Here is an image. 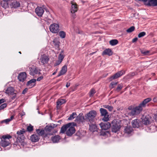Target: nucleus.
Returning a JSON list of instances; mask_svg holds the SVG:
<instances>
[{
  "label": "nucleus",
  "instance_id": "obj_1",
  "mask_svg": "<svg viewBox=\"0 0 157 157\" xmlns=\"http://www.w3.org/2000/svg\"><path fill=\"white\" fill-rule=\"evenodd\" d=\"M151 100V98H148L144 99L138 106L133 108L132 106H129L128 109L131 111L128 112V114L130 116H134L139 114L142 111L143 108L146 106V104Z\"/></svg>",
  "mask_w": 157,
  "mask_h": 157
},
{
  "label": "nucleus",
  "instance_id": "obj_2",
  "mask_svg": "<svg viewBox=\"0 0 157 157\" xmlns=\"http://www.w3.org/2000/svg\"><path fill=\"white\" fill-rule=\"evenodd\" d=\"M76 125V124L73 122L64 125L61 128L60 132L64 133L67 129L66 134L67 136H71L75 132V129L74 126Z\"/></svg>",
  "mask_w": 157,
  "mask_h": 157
},
{
  "label": "nucleus",
  "instance_id": "obj_3",
  "mask_svg": "<svg viewBox=\"0 0 157 157\" xmlns=\"http://www.w3.org/2000/svg\"><path fill=\"white\" fill-rule=\"evenodd\" d=\"M11 136L9 134L4 135L0 137V145L3 147L9 146L11 143Z\"/></svg>",
  "mask_w": 157,
  "mask_h": 157
},
{
  "label": "nucleus",
  "instance_id": "obj_4",
  "mask_svg": "<svg viewBox=\"0 0 157 157\" xmlns=\"http://www.w3.org/2000/svg\"><path fill=\"white\" fill-rule=\"evenodd\" d=\"M25 131L24 129L18 131L16 134L14 135V137L16 138V141L17 143H22L25 138L23 134Z\"/></svg>",
  "mask_w": 157,
  "mask_h": 157
},
{
  "label": "nucleus",
  "instance_id": "obj_5",
  "mask_svg": "<svg viewBox=\"0 0 157 157\" xmlns=\"http://www.w3.org/2000/svg\"><path fill=\"white\" fill-rule=\"evenodd\" d=\"M97 114L96 111L94 110L91 111L89 113L85 115V117L86 120L89 121L90 122L92 123L94 121V118Z\"/></svg>",
  "mask_w": 157,
  "mask_h": 157
},
{
  "label": "nucleus",
  "instance_id": "obj_6",
  "mask_svg": "<svg viewBox=\"0 0 157 157\" xmlns=\"http://www.w3.org/2000/svg\"><path fill=\"white\" fill-rule=\"evenodd\" d=\"M100 111L101 116L103 117L102 120L105 121H108L109 120V117L107 111L104 109L101 108L100 109Z\"/></svg>",
  "mask_w": 157,
  "mask_h": 157
},
{
  "label": "nucleus",
  "instance_id": "obj_7",
  "mask_svg": "<svg viewBox=\"0 0 157 157\" xmlns=\"http://www.w3.org/2000/svg\"><path fill=\"white\" fill-rule=\"evenodd\" d=\"M112 132H116L120 128V125L116 121L113 120L112 123Z\"/></svg>",
  "mask_w": 157,
  "mask_h": 157
},
{
  "label": "nucleus",
  "instance_id": "obj_8",
  "mask_svg": "<svg viewBox=\"0 0 157 157\" xmlns=\"http://www.w3.org/2000/svg\"><path fill=\"white\" fill-rule=\"evenodd\" d=\"M50 31L53 33H57L59 30V26L58 24L54 23L50 25L49 27Z\"/></svg>",
  "mask_w": 157,
  "mask_h": 157
},
{
  "label": "nucleus",
  "instance_id": "obj_9",
  "mask_svg": "<svg viewBox=\"0 0 157 157\" xmlns=\"http://www.w3.org/2000/svg\"><path fill=\"white\" fill-rule=\"evenodd\" d=\"M36 131L39 136H41L44 138L48 137L50 135L49 133H46L45 129L44 130L43 129H36Z\"/></svg>",
  "mask_w": 157,
  "mask_h": 157
},
{
  "label": "nucleus",
  "instance_id": "obj_10",
  "mask_svg": "<svg viewBox=\"0 0 157 157\" xmlns=\"http://www.w3.org/2000/svg\"><path fill=\"white\" fill-rule=\"evenodd\" d=\"M40 59L41 63L44 64L48 63L49 59L45 54H43L41 56Z\"/></svg>",
  "mask_w": 157,
  "mask_h": 157
},
{
  "label": "nucleus",
  "instance_id": "obj_11",
  "mask_svg": "<svg viewBox=\"0 0 157 157\" xmlns=\"http://www.w3.org/2000/svg\"><path fill=\"white\" fill-rule=\"evenodd\" d=\"M124 71L123 70L118 71L114 75L110 77L109 79L111 81L113 79H116L124 74Z\"/></svg>",
  "mask_w": 157,
  "mask_h": 157
},
{
  "label": "nucleus",
  "instance_id": "obj_12",
  "mask_svg": "<svg viewBox=\"0 0 157 157\" xmlns=\"http://www.w3.org/2000/svg\"><path fill=\"white\" fill-rule=\"evenodd\" d=\"M10 2L11 0H3L1 2V5L5 9L10 8Z\"/></svg>",
  "mask_w": 157,
  "mask_h": 157
},
{
  "label": "nucleus",
  "instance_id": "obj_13",
  "mask_svg": "<svg viewBox=\"0 0 157 157\" xmlns=\"http://www.w3.org/2000/svg\"><path fill=\"white\" fill-rule=\"evenodd\" d=\"M30 72V75L33 76L37 74H40V73L39 71V70L37 67H31L29 68Z\"/></svg>",
  "mask_w": 157,
  "mask_h": 157
},
{
  "label": "nucleus",
  "instance_id": "obj_14",
  "mask_svg": "<svg viewBox=\"0 0 157 157\" xmlns=\"http://www.w3.org/2000/svg\"><path fill=\"white\" fill-rule=\"evenodd\" d=\"M16 92L13 88L11 86L8 87L6 90L5 93L8 95H13L14 94V92Z\"/></svg>",
  "mask_w": 157,
  "mask_h": 157
},
{
  "label": "nucleus",
  "instance_id": "obj_15",
  "mask_svg": "<svg viewBox=\"0 0 157 157\" xmlns=\"http://www.w3.org/2000/svg\"><path fill=\"white\" fill-rule=\"evenodd\" d=\"M99 125L102 130L108 129L111 126V124L109 122L101 123Z\"/></svg>",
  "mask_w": 157,
  "mask_h": 157
},
{
  "label": "nucleus",
  "instance_id": "obj_16",
  "mask_svg": "<svg viewBox=\"0 0 157 157\" xmlns=\"http://www.w3.org/2000/svg\"><path fill=\"white\" fill-rule=\"evenodd\" d=\"M20 3L19 2L16 1H13L11 0L10 2V8H16L20 6Z\"/></svg>",
  "mask_w": 157,
  "mask_h": 157
},
{
  "label": "nucleus",
  "instance_id": "obj_17",
  "mask_svg": "<svg viewBox=\"0 0 157 157\" xmlns=\"http://www.w3.org/2000/svg\"><path fill=\"white\" fill-rule=\"evenodd\" d=\"M44 12L43 8L40 7H38L35 9V12L37 15L40 17H41Z\"/></svg>",
  "mask_w": 157,
  "mask_h": 157
},
{
  "label": "nucleus",
  "instance_id": "obj_18",
  "mask_svg": "<svg viewBox=\"0 0 157 157\" xmlns=\"http://www.w3.org/2000/svg\"><path fill=\"white\" fill-rule=\"evenodd\" d=\"M26 78V74L25 72H22L20 73L18 78L20 81L23 82Z\"/></svg>",
  "mask_w": 157,
  "mask_h": 157
},
{
  "label": "nucleus",
  "instance_id": "obj_19",
  "mask_svg": "<svg viewBox=\"0 0 157 157\" xmlns=\"http://www.w3.org/2000/svg\"><path fill=\"white\" fill-rule=\"evenodd\" d=\"M36 81V79H32L27 82L26 85L29 88H31L35 85Z\"/></svg>",
  "mask_w": 157,
  "mask_h": 157
},
{
  "label": "nucleus",
  "instance_id": "obj_20",
  "mask_svg": "<svg viewBox=\"0 0 157 157\" xmlns=\"http://www.w3.org/2000/svg\"><path fill=\"white\" fill-rule=\"evenodd\" d=\"M132 124L133 128H138L140 124V121L137 119L134 120L132 121Z\"/></svg>",
  "mask_w": 157,
  "mask_h": 157
},
{
  "label": "nucleus",
  "instance_id": "obj_21",
  "mask_svg": "<svg viewBox=\"0 0 157 157\" xmlns=\"http://www.w3.org/2000/svg\"><path fill=\"white\" fill-rule=\"evenodd\" d=\"M142 119V123L143 124L147 125L150 124V122L149 120V116H143Z\"/></svg>",
  "mask_w": 157,
  "mask_h": 157
},
{
  "label": "nucleus",
  "instance_id": "obj_22",
  "mask_svg": "<svg viewBox=\"0 0 157 157\" xmlns=\"http://www.w3.org/2000/svg\"><path fill=\"white\" fill-rule=\"evenodd\" d=\"M67 67L66 65H64L62 67V69L60 72L57 76L58 77H59L61 75H63L65 74L67 72Z\"/></svg>",
  "mask_w": 157,
  "mask_h": 157
},
{
  "label": "nucleus",
  "instance_id": "obj_23",
  "mask_svg": "<svg viewBox=\"0 0 157 157\" xmlns=\"http://www.w3.org/2000/svg\"><path fill=\"white\" fill-rule=\"evenodd\" d=\"M72 4L71 8V12L72 13H75L78 10V7L76 3Z\"/></svg>",
  "mask_w": 157,
  "mask_h": 157
},
{
  "label": "nucleus",
  "instance_id": "obj_24",
  "mask_svg": "<svg viewBox=\"0 0 157 157\" xmlns=\"http://www.w3.org/2000/svg\"><path fill=\"white\" fill-rule=\"evenodd\" d=\"M82 114L80 113L79 115L77 116L75 121H76L82 122L83 120H86L85 119V116L84 117L82 116Z\"/></svg>",
  "mask_w": 157,
  "mask_h": 157
},
{
  "label": "nucleus",
  "instance_id": "obj_25",
  "mask_svg": "<svg viewBox=\"0 0 157 157\" xmlns=\"http://www.w3.org/2000/svg\"><path fill=\"white\" fill-rule=\"evenodd\" d=\"M30 140L33 142H36L39 141L40 137L39 136L33 134L30 137Z\"/></svg>",
  "mask_w": 157,
  "mask_h": 157
},
{
  "label": "nucleus",
  "instance_id": "obj_26",
  "mask_svg": "<svg viewBox=\"0 0 157 157\" xmlns=\"http://www.w3.org/2000/svg\"><path fill=\"white\" fill-rule=\"evenodd\" d=\"M113 52L110 49H106L102 53V55H108L110 56L112 55Z\"/></svg>",
  "mask_w": 157,
  "mask_h": 157
},
{
  "label": "nucleus",
  "instance_id": "obj_27",
  "mask_svg": "<svg viewBox=\"0 0 157 157\" xmlns=\"http://www.w3.org/2000/svg\"><path fill=\"white\" fill-rule=\"evenodd\" d=\"M53 42L56 49L57 50H59L60 44L59 41L56 39L55 38L53 40Z\"/></svg>",
  "mask_w": 157,
  "mask_h": 157
},
{
  "label": "nucleus",
  "instance_id": "obj_28",
  "mask_svg": "<svg viewBox=\"0 0 157 157\" xmlns=\"http://www.w3.org/2000/svg\"><path fill=\"white\" fill-rule=\"evenodd\" d=\"M55 127L56 126H52V125H51L49 126H47L44 128L45 132L46 133H49L50 135L51 134L50 133V132L53 129L54 127Z\"/></svg>",
  "mask_w": 157,
  "mask_h": 157
},
{
  "label": "nucleus",
  "instance_id": "obj_29",
  "mask_svg": "<svg viewBox=\"0 0 157 157\" xmlns=\"http://www.w3.org/2000/svg\"><path fill=\"white\" fill-rule=\"evenodd\" d=\"M132 131L133 129L132 127L129 126L125 127L124 129L125 132L128 134L130 133Z\"/></svg>",
  "mask_w": 157,
  "mask_h": 157
},
{
  "label": "nucleus",
  "instance_id": "obj_30",
  "mask_svg": "<svg viewBox=\"0 0 157 157\" xmlns=\"http://www.w3.org/2000/svg\"><path fill=\"white\" fill-rule=\"evenodd\" d=\"M60 139V136L59 135H56L51 138L52 141L54 143L58 142Z\"/></svg>",
  "mask_w": 157,
  "mask_h": 157
},
{
  "label": "nucleus",
  "instance_id": "obj_31",
  "mask_svg": "<svg viewBox=\"0 0 157 157\" xmlns=\"http://www.w3.org/2000/svg\"><path fill=\"white\" fill-rule=\"evenodd\" d=\"M97 127L95 124H91L90 125V130L92 132H94L97 130Z\"/></svg>",
  "mask_w": 157,
  "mask_h": 157
},
{
  "label": "nucleus",
  "instance_id": "obj_32",
  "mask_svg": "<svg viewBox=\"0 0 157 157\" xmlns=\"http://www.w3.org/2000/svg\"><path fill=\"white\" fill-rule=\"evenodd\" d=\"M66 101L65 99H60L58 100L57 102V107L58 109L59 108L60 106L62 104L65 103Z\"/></svg>",
  "mask_w": 157,
  "mask_h": 157
},
{
  "label": "nucleus",
  "instance_id": "obj_33",
  "mask_svg": "<svg viewBox=\"0 0 157 157\" xmlns=\"http://www.w3.org/2000/svg\"><path fill=\"white\" fill-rule=\"evenodd\" d=\"M110 44L112 46H114L118 43V41L116 39H113L110 40L109 42Z\"/></svg>",
  "mask_w": 157,
  "mask_h": 157
},
{
  "label": "nucleus",
  "instance_id": "obj_34",
  "mask_svg": "<svg viewBox=\"0 0 157 157\" xmlns=\"http://www.w3.org/2000/svg\"><path fill=\"white\" fill-rule=\"evenodd\" d=\"M14 116L12 115L9 118H8L5 120H3L2 121V123L5 122L6 123V124L8 123V122H9L10 121H11L12 120L13 118H14Z\"/></svg>",
  "mask_w": 157,
  "mask_h": 157
},
{
  "label": "nucleus",
  "instance_id": "obj_35",
  "mask_svg": "<svg viewBox=\"0 0 157 157\" xmlns=\"http://www.w3.org/2000/svg\"><path fill=\"white\" fill-rule=\"evenodd\" d=\"M77 114L76 113H73L71 114L69 117L68 118V120H71L74 119L76 116Z\"/></svg>",
  "mask_w": 157,
  "mask_h": 157
},
{
  "label": "nucleus",
  "instance_id": "obj_36",
  "mask_svg": "<svg viewBox=\"0 0 157 157\" xmlns=\"http://www.w3.org/2000/svg\"><path fill=\"white\" fill-rule=\"evenodd\" d=\"M59 35L62 38H64L66 36L65 33L63 31H60L59 33Z\"/></svg>",
  "mask_w": 157,
  "mask_h": 157
},
{
  "label": "nucleus",
  "instance_id": "obj_37",
  "mask_svg": "<svg viewBox=\"0 0 157 157\" xmlns=\"http://www.w3.org/2000/svg\"><path fill=\"white\" fill-rule=\"evenodd\" d=\"M135 29V28L134 26H132L128 29L126 30V32L128 33H130L134 31Z\"/></svg>",
  "mask_w": 157,
  "mask_h": 157
},
{
  "label": "nucleus",
  "instance_id": "obj_38",
  "mask_svg": "<svg viewBox=\"0 0 157 157\" xmlns=\"http://www.w3.org/2000/svg\"><path fill=\"white\" fill-rule=\"evenodd\" d=\"M117 83V82H111L110 85V87L111 88H114L115 86H116Z\"/></svg>",
  "mask_w": 157,
  "mask_h": 157
},
{
  "label": "nucleus",
  "instance_id": "obj_39",
  "mask_svg": "<svg viewBox=\"0 0 157 157\" xmlns=\"http://www.w3.org/2000/svg\"><path fill=\"white\" fill-rule=\"evenodd\" d=\"M27 131L29 132H31L33 130V126L30 124L27 127Z\"/></svg>",
  "mask_w": 157,
  "mask_h": 157
},
{
  "label": "nucleus",
  "instance_id": "obj_40",
  "mask_svg": "<svg viewBox=\"0 0 157 157\" xmlns=\"http://www.w3.org/2000/svg\"><path fill=\"white\" fill-rule=\"evenodd\" d=\"M122 85L121 84H119L118 85L116 89V90L119 92L122 89Z\"/></svg>",
  "mask_w": 157,
  "mask_h": 157
},
{
  "label": "nucleus",
  "instance_id": "obj_41",
  "mask_svg": "<svg viewBox=\"0 0 157 157\" xmlns=\"http://www.w3.org/2000/svg\"><path fill=\"white\" fill-rule=\"evenodd\" d=\"M146 35V33L144 32H141L139 33L138 35V37L139 38L142 37Z\"/></svg>",
  "mask_w": 157,
  "mask_h": 157
},
{
  "label": "nucleus",
  "instance_id": "obj_42",
  "mask_svg": "<svg viewBox=\"0 0 157 157\" xmlns=\"http://www.w3.org/2000/svg\"><path fill=\"white\" fill-rule=\"evenodd\" d=\"M95 92L96 91L94 89H92L90 91V96H92L95 93Z\"/></svg>",
  "mask_w": 157,
  "mask_h": 157
},
{
  "label": "nucleus",
  "instance_id": "obj_43",
  "mask_svg": "<svg viewBox=\"0 0 157 157\" xmlns=\"http://www.w3.org/2000/svg\"><path fill=\"white\" fill-rule=\"evenodd\" d=\"M64 58L63 54H60L58 56V59L62 61Z\"/></svg>",
  "mask_w": 157,
  "mask_h": 157
},
{
  "label": "nucleus",
  "instance_id": "obj_44",
  "mask_svg": "<svg viewBox=\"0 0 157 157\" xmlns=\"http://www.w3.org/2000/svg\"><path fill=\"white\" fill-rule=\"evenodd\" d=\"M141 52L144 55H148L149 51L147 50H141Z\"/></svg>",
  "mask_w": 157,
  "mask_h": 157
},
{
  "label": "nucleus",
  "instance_id": "obj_45",
  "mask_svg": "<svg viewBox=\"0 0 157 157\" xmlns=\"http://www.w3.org/2000/svg\"><path fill=\"white\" fill-rule=\"evenodd\" d=\"M136 74L135 72H132L129 73L127 76L129 77V78H131L133 76H135Z\"/></svg>",
  "mask_w": 157,
  "mask_h": 157
},
{
  "label": "nucleus",
  "instance_id": "obj_46",
  "mask_svg": "<svg viewBox=\"0 0 157 157\" xmlns=\"http://www.w3.org/2000/svg\"><path fill=\"white\" fill-rule=\"evenodd\" d=\"M6 103H4L0 106V110L3 109L6 107Z\"/></svg>",
  "mask_w": 157,
  "mask_h": 157
},
{
  "label": "nucleus",
  "instance_id": "obj_47",
  "mask_svg": "<svg viewBox=\"0 0 157 157\" xmlns=\"http://www.w3.org/2000/svg\"><path fill=\"white\" fill-rule=\"evenodd\" d=\"M109 133V132L108 131H102L101 132V135L102 136H105L107 134V133Z\"/></svg>",
  "mask_w": 157,
  "mask_h": 157
},
{
  "label": "nucleus",
  "instance_id": "obj_48",
  "mask_svg": "<svg viewBox=\"0 0 157 157\" xmlns=\"http://www.w3.org/2000/svg\"><path fill=\"white\" fill-rule=\"evenodd\" d=\"M62 62V61L58 59V60L56 62V63H55L54 66H56L59 65Z\"/></svg>",
  "mask_w": 157,
  "mask_h": 157
},
{
  "label": "nucleus",
  "instance_id": "obj_49",
  "mask_svg": "<svg viewBox=\"0 0 157 157\" xmlns=\"http://www.w3.org/2000/svg\"><path fill=\"white\" fill-rule=\"evenodd\" d=\"M16 93L15 92H14V94L13 95V96L11 98V99L12 100H13L15 98H17V97L16 95Z\"/></svg>",
  "mask_w": 157,
  "mask_h": 157
},
{
  "label": "nucleus",
  "instance_id": "obj_50",
  "mask_svg": "<svg viewBox=\"0 0 157 157\" xmlns=\"http://www.w3.org/2000/svg\"><path fill=\"white\" fill-rule=\"evenodd\" d=\"M28 90V89L27 88H26L25 89H24L22 92V94H26L27 93V92Z\"/></svg>",
  "mask_w": 157,
  "mask_h": 157
},
{
  "label": "nucleus",
  "instance_id": "obj_51",
  "mask_svg": "<svg viewBox=\"0 0 157 157\" xmlns=\"http://www.w3.org/2000/svg\"><path fill=\"white\" fill-rule=\"evenodd\" d=\"M43 78V76H41L38 78L36 80L38 81H40Z\"/></svg>",
  "mask_w": 157,
  "mask_h": 157
},
{
  "label": "nucleus",
  "instance_id": "obj_52",
  "mask_svg": "<svg viewBox=\"0 0 157 157\" xmlns=\"http://www.w3.org/2000/svg\"><path fill=\"white\" fill-rule=\"evenodd\" d=\"M108 109L110 111H112L113 109V107L111 106H110Z\"/></svg>",
  "mask_w": 157,
  "mask_h": 157
},
{
  "label": "nucleus",
  "instance_id": "obj_53",
  "mask_svg": "<svg viewBox=\"0 0 157 157\" xmlns=\"http://www.w3.org/2000/svg\"><path fill=\"white\" fill-rule=\"evenodd\" d=\"M138 40V38L137 37H136L133 39L132 40V42H136Z\"/></svg>",
  "mask_w": 157,
  "mask_h": 157
},
{
  "label": "nucleus",
  "instance_id": "obj_54",
  "mask_svg": "<svg viewBox=\"0 0 157 157\" xmlns=\"http://www.w3.org/2000/svg\"><path fill=\"white\" fill-rule=\"evenodd\" d=\"M5 101L4 99H0V104L1 103H3Z\"/></svg>",
  "mask_w": 157,
  "mask_h": 157
},
{
  "label": "nucleus",
  "instance_id": "obj_55",
  "mask_svg": "<svg viewBox=\"0 0 157 157\" xmlns=\"http://www.w3.org/2000/svg\"><path fill=\"white\" fill-rule=\"evenodd\" d=\"M109 106H110V105H103V107L105 108L108 109V108H109Z\"/></svg>",
  "mask_w": 157,
  "mask_h": 157
},
{
  "label": "nucleus",
  "instance_id": "obj_56",
  "mask_svg": "<svg viewBox=\"0 0 157 157\" xmlns=\"http://www.w3.org/2000/svg\"><path fill=\"white\" fill-rule=\"evenodd\" d=\"M153 101L155 102L157 101V97H155L153 98Z\"/></svg>",
  "mask_w": 157,
  "mask_h": 157
},
{
  "label": "nucleus",
  "instance_id": "obj_57",
  "mask_svg": "<svg viewBox=\"0 0 157 157\" xmlns=\"http://www.w3.org/2000/svg\"><path fill=\"white\" fill-rule=\"evenodd\" d=\"M70 83H69V82L67 83L66 84V87H69L70 86Z\"/></svg>",
  "mask_w": 157,
  "mask_h": 157
},
{
  "label": "nucleus",
  "instance_id": "obj_58",
  "mask_svg": "<svg viewBox=\"0 0 157 157\" xmlns=\"http://www.w3.org/2000/svg\"><path fill=\"white\" fill-rule=\"evenodd\" d=\"M72 16L73 18H76V15H75V14H74V13H73V14H72Z\"/></svg>",
  "mask_w": 157,
  "mask_h": 157
},
{
  "label": "nucleus",
  "instance_id": "obj_59",
  "mask_svg": "<svg viewBox=\"0 0 157 157\" xmlns=\"http://www.w3.org/2000/svg\"><path fill=\"white\" fill-rule=\"evenodd\" d=\"M64 52V51L63 50H62L61 52H60V54H63V53Z\"/></svg>",
  "mask_w": 157,
  "mask_h": 157
},
{
  "label": "nucleus",
  "instance_id": "obj_60",
  "mask_svg": "<svg viewBox=\"0 0 157 157\" xmlns=\"http://www.w3.org/2000/svg\"><path fill=\"white\" fill-rule=\"evenodd\" d=\"M56 73V71L55 72H53L52 74V75H55Z\"/></svg>",
  "mask_w": 157,
  "mask_h": 157
},
{
  "label": "nucleus",
  "instance_id": "obj_61",
  "mask_svg": "<svg viewBox=\"0 0 157 157\" xmlns=\"http://www.w3.org/2000/svg\"><path fill=\"white\" fill-rule=\"evenodd\" d=\"M52 126H56V125L55 124H53Z\"/></svg>",
  "mask_w": 157,
  "mask_h": 157
},
{
  "label": "nucleus",
  "instance_id": "obj_62",
  "mask_svg": "<svg viewBox=\"0 0 157 157\" xmlns=\"http://www.w3.org/2000/svg\"><path fill=\"white\" fill-rule=\"evenodd\" d=\"M95 53V52H92L91 53V54L93 55Z\"/></svg>",
  "mask_w": 157,
  "mask_h": 157
},
{
  "label": "nucleus",
  "instance_id": "obj_63",
  "mask_svg": "<svg viewBox=\"0 0 157 157\" xmlns=\"http://www.w3.org/2000/svg\"><path fill=\"white\" fill-rule=\"evenodd\" d=\"M81 2L82 3H84V2L83 1H81Z\"/></svg>",
  "mask_w": 157,
  "mask_h": 157
},
{
  "label": "nucleus",
  "instance_id": "obj_64",
  "mask_svg": "<svg viewBox=\"0 0 157 157\" xmlns=\"http://www.w3.org/2000/svg\"><path fill=\"white\" fill-rule=\"evenodd\" d=\"M19 53H20V54H21V52H19Z\"/></svg>",
  "mask_w": 157,
  "mask_h": 157
}]
</instances>
